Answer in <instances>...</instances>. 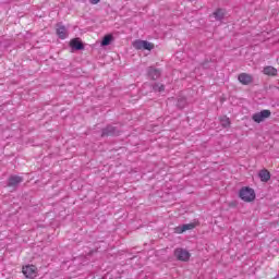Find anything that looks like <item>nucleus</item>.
I'll return each mask as SVG.
<instances>
[{
    "mask_svg": "<svg viewBox=\"0 0 279 279\" xmlns=\"http://www.w3.org/2000/svg\"><path fill=\"white\" fill-rule=\"evenodd\" d=\"M36 266L34 265H28V266H25L22 268V272L24 274V276L26 278H31V279H34L36 278Z\"/></svg>",
    "mask_w": 279,
    "mask_h": 279,
    "instance_id": "obj_7",
    "label": "nucleus"
},
{
    "mask_svg": "<svg viewBox=\"0 0 279 279\" xmlns=\"http://www.w3.org/2000/svg\"><path fill=\"white\" fill-rule=\"evenodd\" d=\"M264 75H270L272 77H276L278 75V70L271 65L265 66L263 70Z\"/></svg>",
    "mask_w": 279,
    "mask_h": 279,
    "instance_id": "obj_12",
    "label": "nucleus"
},
{
    "mask_svg": "<svg viewBox=\"0 0 279 279\" xmlns=\"http://www.w3.org/2000/svg\"><path fill=\"white\" fill-rule=\"evenodd\" d=\"M174 256L177 260H181L183 263H186L191 259V253L184 248H175Z\"/></svg>",
    "mask_w": 279,
    "mask_h": 279,
    "instance_id": "obj_4",
    "label": "nucleus"
},
{
    "mask_svg": "<svg viewBox=\"0 0 279 279\" xmlns=\"http://www.w3.org/2000/svg\"><path fill=\"white\" fill-rule=\"evenodd\" d=\"M213 16L216 21H223V17L226 16V10L218 9L213 13Z\"/></svg>",
    "mask_w": 279,
    "mask_h": 279,
    "instance_id": "obj_15",
    "label": "nucleus"
},
{
    "mask_svg": "<svg viewBox=\"0 0 279 279\" xmlns=\"http://www.w3.org/2000/svg\"><path fill=\"white\" fill-rule=\"evenodd\" d=\"M271 117V111L269 109H264L259 112H256L252 116V119L255 123H263L266 119Z\"/></svg>",
    "mask_w": 279,
    "mask_h": 279,
    "instance_id": "obj_2",
    "label": "nucleus"
},
{
    "mask_svg": "<svg viewBox=\"0 0 279 279\" xmlns=\"http://www.w3.org/2000/svg\"><path fill=\"white\" fill-rule=\"evenodd\" d=\"M240 197L243 202H254L256 199V193L250 187H243L240 190Z\"/></svg>",
    "mask_w": 279,
    "mask_h": 279,
    "instance_id": "obj_1",
    "label": "nucleus"
},
{
    "mask_svg": "<svg viewBox=\"0 0 279 279\" xmlns=\"http://www.w3.org/2000/svg\"><path fill=\"white\" fill-rule=\"evenodd\" d=\"M177 106H178V108H181V109L185 108L186 107V98H184V97L179 98Z\"/></svg>",
    "mask_w": 279,
    "mask_h": 279,
    "instance_id": "obj_19",
    "label": "nucleus"
},
{
    "mask_svg": "<svg viewBox=\"0 0 279 279\" xmlns=\"http://www.w3.org/2000/svg\"><path fill=\"white\" fill-rule=\"evenodd\" d=\"M133 47L134 49L137 50H146V51H151V49H154V44L147 41V40H141L137 39L133 43Z\"/></svg>",
    "mask_w": 279,
    "mask_h": 279,
    "instance_id": "obj_3",
    "label": "nucleus"
},
{
    "mask_svg": "<svg viewBox=\"0 0 279 279\" xmlns=\"http://www.w3.org/2000/svg\"><path fill=\"white\" fill-rule=\"evenodd\" d=\"M70 47L76 51H82V49H84V44H82L80 38H74L70 41Z\"/></svg>",
    "mask_w": 279,
    "mask_h": 279,
    "instance_id": "obj_10",
    "label": "nucleus"
},
{
    "mask_svg": "<svg viewBox=\"0 0 279 279\" xmlns=\"http://www.w3.org/2000/svg\"><path fill=\"white\" fill-rule=\"evenodd\" d=\"M239 83L243 84L244 86H247L254 82V76L248 73H241L238 76Z\"/></svg>",
    "mask_w": 279,
    "mask_h": 279,
    "instance_id": "obj_6",
    "label": "nucleus"
},
{
    "mask_svg": "<svg viewBox=\"0 0 279 279\" xmlns=\"http://www.w3.org/2000/svg\"><path fill=\"white\" fill-rule=\"evenodd\" d=\"M153 90H154L155 93H163L165 86H163L162 84H160V83H155V84L153 85Z\"/></svg>",
    "mask_w": 279,
    "mask_h": 279,
    "instance_id": "obj_17",
    "label": "nucleus"
},
{
    "mask_svg": "<svg viewBox=\"0 0 279 279\" xmlns=\"http://www.w3.org/2000/svg\"><path fill=\"white\" fill-rule=\"evenodd\" d=\"M147 73L153 80H158V77L161 75L160 70L153 66L148 68Z\"/></svg>",
    "mask_w": 279,
    "mask_h": 279,
    "instance_id": "obj_13",
    "label": "nucleus"
},
{
    "mask_svg": "<svg viewBox=\"0 0 279 279\" xmlns=\"http://www.w3.org/2000/svg\"><path fill=\"white\" fill-rule=\"evenodd\" d=\"M101 0H89V2L93 4V5H97V3H99Z\"/></svg>",
    "mask_w": 279,
    "mask_h": 279,
    "instance_id": "obj_20",
    "label": "nucleus"
},
{
    "mask_svg": "<svg viewBox=\"0 0 279 279\" xmlns=\"http://www.w3.org/2000/svg\"><path fill=\"white\" fill-rule=\"evenodd\" d=\"M220 123L222 128H230V118L223 116L222 118H220Z\"/></svg>",
    "mask_w": 279,
    "mask_h": 279,
    "instance_id": "obj_18",
    "label": "nucleus"
},
{
    "mask_svg": "<svg viewBox=\"0 0 279 279\" xmlns=\"http://www.w3.org/2000/svg\"><path fill=\"white\" fill-rule=\"evenodd\" d=\"M258 175L262 182H269V180H271V173H269L267 169L259 171Z\"/></svg>",
    "mask_w": 279,
    "mask_h": 279,
    "instance_id": "obj_14",
    "label": "nucleus"
},
{
    "mask_svg": "<svg viewBox=\"0 0 279 279\" xmlns=\"http://www.w3.org/2000/svg\"><path fill=\"white\" fill-rule=\"evenodd\" d=\"M195 229V223H186V225H182L179 226L177 228H174V232L175 234H182L183 232H186V230H193Z\"/></svg>",
    "mask_w": 279,
    "mask_h": 279,
    "instance_id": "obj_9",
    "label": "nucleus"
},
{
    "mask_svg": "<svg viewBox=\"0 0 279 279\" xmlns=\"http://www.w3.org/2000/svg\"><path fill=\"white\" fill-rule=\"evenodd\" d=\"M23 180V177L11 175L7 185L10 186V189H13V191H16V189H19V184H22Z\"/></svg>",
    "mask_w": 279,
    "mask_h": 279,
    "instance_id": "obj_5",
    "label": "nucleus"
},
{
    "mask_svg": "<svg viewBox=\"0 0 279 279\" xmlns=\"http://www.w3.org/2000/svg\"><path fill=\"white\" fill-rule=\"evenodd\" d=\"M57 36L61 39L64 40L66 38H69V31L66 29V27L62 24H57Z\"/></svg>",
    "mask_w": 279,
    "mask_h": 279,
    "instance_id": "obj_8",
    "label": "nucleus"
},
{
    "mask_svg": "<svg viewBox=\"0 0 279 279\" xmlns=\"http://www.w3.org/2000/svg\"><path fill=\"white\" fill-rule=\"evenodd\" d=\"M117 134H119V132H117V128L108 125L102 130L101 136H117Z\"/></svg>",
    "mask_w": 279,
    "mask_h": 279,
    "instance_id": "obj_11",
    "label": "nucleus"
},
{
    "mask_svg": "<svg viewBox=\"0 0 279 279\" xmlns=\"http://www.w3.org/2000/svg\"><path fill=\"white\" fill-rule=\"evenodd\" d=\"M112 43V35H106L101 40V47H108Z\"/></svg>",
    "mask_w": 279,
    "mask_h": 279,
    "instance_id": "obj_16",
    "label": "nucleus"
}]
</instances>
